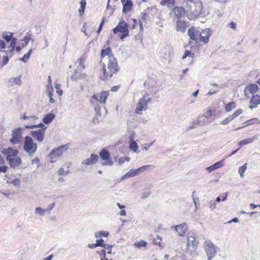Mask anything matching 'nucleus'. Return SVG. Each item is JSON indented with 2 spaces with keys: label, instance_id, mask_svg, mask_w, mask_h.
<instances>
[{
  "label": "nucleus",
  "instance_id": "nucleus-58",
  "mask_svg": "<svg viewBox=\"0 0 260 260\" xmlns=\"http://www.w3.org/2000/svg\"><path fill=\"white\" fill-rule=\"evenodd\" d=\"M207 170L209 171V172H212L214 170H215V168L214 167H213V165H212L209 167L207 168Z\"/></svg>",
  "mask_w": 260,
  "mask_h": 260
},
{
  "label": "nucleus",
  "instance_id": "nucleus-53",
  "mask_svg": "<svg viewBox=\"0 0 260 260\" xmlns=\"http://www.w3.org/2000/svg\"><path fill=\"white\" fill-rule=\"evenodd\" d=\"M229 26H230V27H231V28H233L234 29H235L236 28L237 24L235 22H231L229 24Z\"/></svg>",
  "mask_w": 260,
  "mask_h": 260
},
{
  "label": "nucleus",
  "instance_id": "nucleus-20",
  "mask_svg": "<svg viewBox=\"0 0 260 260\" xmlns=\"http://www.w3.org/2000/svg\"><path fill=\"white\" fill-rule=\"evenodd\" d=\"M198 242L196 238L192 236H189L187 238V248L190 250H194L197 246Z\"/></svg>",
  "mask_w": 260,
  "mask_h": 260
},
{
  "label": "nucleus",
  "instance_id": "nucleus-59",
  "mask_svg": "<svg viewBox=\"0 0 260 260\" xmlns=\"http://www.w3.org/2000/svg\"><path fill=\"white\" fill-rule=\"evenodd\" d=\"M88 247L90 248H94L96 247H97V245H96V243H94V244H89L88 245Z\"/></svg>",
  "mask_w": 260,
  "mask_h": 260
},
{
  "label": "nucleus",
  "instance_id": "nucleus-30",
  "mask_svg": "<svg viewBox=\"0 0 260 260\" xmlns=\"http://www.w3.org/2000/svg\"><path fill=\"white\" fill-rule=\"evenodd\" d=\"M237 105L235 102H231L226 104L224 106L225 111L227 112L231 111L236 108Z\"/></svg>",
  "mask_w": 260,
  "mask_h": 260
},
{
  "label": "nucleus",
  "instance_id": "nucleus-60",
  "mask_svg": "<svg viewBox=\"0 0 260 260\" xmlns=\"http://www.w3.org/2000/svg\"><path fill=\"white\" fill-rule=\"evenodd\" d=\"M71 79L73 80H77L79 78L77 76V74H75L74 75H73L71 76Z\"/></svg>",
  "mask_w": 260,
  "mask_h": 260
},
{
  "label": "nucleus",
  "instance_id": "nucleus-13",
  "mask_svg": "<svg viewBox=\"0 0 260 260\" xmlns=\"http://www.w3.org/2000/svg\"><path fill=\"white\" fill-rule=\"evenodd\" d=\"M258 86L256 84H249L244 88V95L246 97L249 98L250 94H251L252 96L255 95V93L258 91Z\"/></svg>",
  "mask_w": 260,
  "mask_h": 260
},
{
  "label": "nucleus",
  "instance_id": "nucleus-37",
  "mask_svg": "<svg viewBox=\"0 0 260 260\" xmlns=\"http://www.w3.org/2000/svg\"><path fill=\"white\" fill-rule=\"evenodd\" d=\"M147 245L146 242L144 240H141L137 241L134 243V246L137 248H140L141 247H145Z\"/></svg>",
  "mask_w": 260,
  "mask_h": 260
},
{
  "label": "nucleus",
  "instance_id": "nucleus-54",
  "mask_svg": "<svg viewBox=\"0 0 260 260\" xmlns=\"http://www.w3.org/2000/svg\"><path fill=\"white\" fill-rule=\"evenodd\" d=\"M132 20L133 21V24L132 25V28L134 29L137 26L138 22L137 19L135 18L133 19Z\"/></svg>",
  "mask_w": 260,
  "mask_h": 260
},
{
  "label": "nucleus",
  "instance_id": "nucleus-12",
  "mask_svg": "<svg viewBox=\"0 0 260 260\" xmlns=\"http://www.w3.org/2000/svg\"><path fill=\"white\" fill-rule=\"evenodd\" d=\"M150 167H154L152 165H146L140 167L136 170H131L128 173H126L122 176V179L128 178L129 177L135 176L139 174L141 172H144Z\"/></svg>",
  "mask_w": 260,
  "mask_h": 260
},
{
  "label": "nucleus",
  "instance_id": "nucleus-41",
  "mask_svg": "<svg viewBox=\"0 0 260 260\" xmlns=\"http://www.w3.org/2000/svg\"><path fill=\"white\" fill-rule=\"evenodd\" d=\"M161 241H162V239L159 236H157L156 237L154 238L153 239V243H154V244L159 245V246L161 245Z\"/></svg>",
  "mask_w": 260,
  "mask_h": 260
},
{
  "label": "nucleus",
  "instance_id": "nucleus-22",
  "mask_svg": "<svg viewBox=\"0 0 260 260\" xmlns=\"http://www.w3.org/2000/svg\"><path fill=\"white\" fill-rule=\"evenodd\" d=\"M173 12L177 18H180L186 14V9L182 7H174Z\"/></svg>",
  "mask_w": 260,
  "mask_h": 260
},
{
  "label": "nucleus",
  "instance_id": "nucleus-28",
  "mask_svg": "<svg viewBox=\"0 0 260 260\" xmlns=\"http://www.w3.org/2000/svg\"><path fill=\"white\" fill-rule=\"evenodd\" d=\"M260 123V121L258 120L257 118H253L251 119L248 120L246 121L245 122L243 123L244 124L242 127H238L237 129H239L241 128L244 127L246 126L252 125L254 124H258Z\"/></svg>",
  "mask_w": 260,
  "mask_h": 260
},
{
  "label": "nucleus",
  "instance_id": "nucleus-7",
  "mask_svg": "<svg viewBox=\"0 0 260 260\" xmlns=\"http://www.w3.org/2000/svg\"><path fill=\"white\" fill-rule=\"evenodd\" d=\"M16 42L17 39L14 38L10 42V44L6 47L5 42L4 40H0V51L4 52L7 54H10L11 56H12L15 50Z\"/></svg>",
  "mask_w": 260,
  "mask_h": 260
},
{
  "label": "nucleus",
  "instance_id": "nucleus-56",
  "mask_svg": "<svg viewBox=\"0 0 260 260\" xmlns=\"http://www.w3.org/2000/svg\"><path fill=\"white\" fill-rule=\"evenodd\" d=\"M37 125H26L25 126V127L27 129H32L34 128L37 127Z\"/></svg>",
  "mask_w": 260,
  "mask_h": 260
},
{
  "label": "nucleus",
  "instance_id": "nucleus-19",
  "mask_svg": "<svg viewBox=\"0 0 260 260\" xmlns=\"http://www.w3.org/2000/svg\"><path fill=\"white\" fill-rule=\"evenodd\" d=\"M3 153L6 155V159L8 160L17 156L18 154V151L16 149H13L12 148H9L4 149Z\"/></svg>",
  "mask_w": 260,
  "mask_h": 260
},
{
  "label": "nucleus",
  "instance_id": "nucleus-38",
  "mask_svg": "<svg viewBox=\"0 0 260 260\" xmlns=\"http://www.w3.org/2000/svg\"><path fill=\"white\" fill-rule=\"evenodd\" d=\"M254 140V138H249L247 139L242 140L239 142V145L241 146L247 145L249 143H252Z\"/></svg>",
  "mask_w": 260,
  "mask_h": 260
},
{
  "label": "nucleus",
  "instance_id": "nucleus-62",
  "mask_svg": "<svg viewBox=\"0 0 260 260\" xmlns=\"http://www.w3.org/2000/svg\"><path fill=\"white\" fill-rule=\"evenodd\" d=\"M56 92L59 96H61L62 94L63 91L62 90L59 89L56 90Z\"/></svg>",
  "mask_w": 260,
  "mask_h": 260
},
{
  "label": "nucleus",
  "instance_id": "nucleus-25",
  "mask_svg": "<svg viewBox=\"0 0 260 260\" xmlns=\"http://www.w3.org/2000/svg\"><path fill=\"white\" fill-rule=\"evenodd\" d=\"M187 26V22L184 20H179L176 22V30L178 31L185 32Z\"/></svg>",
  "mask_w": 260,
  "mask_h": 260
},
{
  "label": "nucleus",
  "instance_id": "nucleus-43",
  "mask_svg": "<svg viewBox=\"0 0 260 260\" xmlns=\"http://www.w3.org/2000/svg\"><path fill=\"white\" fill-rule=\"evenodd\" d=\"M96 244L97 246H101L103 247H106V244L104 243V240L103 239H99L96 240Z\"/></svg>",
  "mask_w": 260,
  "mask_h": 260
},
{
  "label": "nucleus",
  "instance_id": "nucleus-48",
  "mask_svg": "<svg viewBox=\"0 0 260 260\" xmlns=\"http://www.w3.org/2000/svg\"><path fill=\"white\" fill-rule=\"evenodd\" d=\"M30 40V38L27 37H25L22 41H24V43L22 44V47H24V46H26Z\"/></svg>",
  "mask_w": 260,
  "mask_h": 260
},
{
  "label": "nucleus",
  "instance_id": "nucleus-32",
  "mask_svg": "<svg viewBox=\"0 0 260 260\" xmlns=\"http://www.w3.org/2000/svg\"><path fill=\"white\" fill-rule=\"evenodd\" d=\"M129 149L135 152H136L138 149V145L136 142L134 141L132 138H130V143L129 145Z\"/></svg>",
  "mask_w": 260,
  "mask_h": 260
},
{
  "label": "nucleus",
  "instance_id": "nucleus-18",
  "mask_svg": "<svg viewBox=\"0 0 260 260\" xmlns=\"http://www.w3.org/2000/svg\"><path fill=\"white\" fill-rule=\"evenodd\" d=\"M47 91L48 95L49 98V101L51 103H54L55 102V100L53 99V88L52 86V80L50 76L48 77V84L46 86Z\"/></svg>",
  "mask_w": 260,
  "mask_h": 260
},
{
  "label": "nucleus",
  "instance_id": "nucleus-42",
  "mask_svg": "<svg viewBox=\"0 0 260 260\" xmlns=\"http://www.w3.org/2000/svg\"><path fill=\"white\" fill-rule=\"evenodd\" d=\"M109 235V233L106 231H100L99 233L95 234V236L96 238H99L101 237H107Z\"/></svg>",
  "mask_w": 260,
  "mask_h": 260
},
{
  "label": "nucleus",
  "instance_id": "nucleus-26",
  "mask_svg": "<svg viewBox=\"0 0 260 260\" xmlns=\"http://www.w3.org/2000/svg\"><path fill=\"white\" fill-rule=\"evenodd\" d=\"M21 139V135L19 131H15L12 133V137L10 141L13 144H18L20 142Z\"/></svg>",
  "mask_w": 260,
  "mask_h": 260
},
{
  "label": "nucleus",
  "instance_id": "nucleus-2",
  "mask_svg": "<svg viewBox=\"0 0 260 260\" xmlns=\"http://www.w3.org/2000/svg\"><path fill=\"white\" fill-rule=\"evenodd\" d=\"M188 36L191 43V40L197 45H202L207 44L209 41V38L211 35V32L209 29H203L201 30L196 28L194 26L190 27L188 30Z\"/></svg>",
  "mask_w": 260,
  "mask_h": 260
},
{
  "label": "nucleus",
  "instance_id": "nucleus-63",
  "mask_svg": "<svg viewBox=\"0 0 260 260\" xmlns=\"http://www.w3.org/2000/svg\"><path fill=\"white\" fill-rule=\"evenodd\" d=\"M250 206L251 208L254 209L257 207H258V205H255L253 203H251L250 204Z\"/></svg>",
  "mask_w": 260,
  "mask_h": 260
},
{
  "label": "nucleus",
  "instance_id": "nucleus-39",
  "mask_svg": "<svg viewBox=\"0 0 260 260\" xmlns=\"http://www.w3.org/2000/svg\"><path fill=\"white\" fill-rule=\"evenodd\" d=\"M32 50L30 49L27 53H25L22 58L20 59V60L24 62H26L27 61L28 59H29L30 54H31Z\"/></svg>",
  "mask_w": 260,
  "mask_h": 260
},
{
  "label": "nucleus",
  "instance_id": "nucleus-45",
  "mask_svg": "<svg viewBox=\"0 0 260 260\" xmlns=\"http://www.w3.org/2000/svg\"><path fill=\"white\" fill-rule=\"evenodd\" d=\"M206 117H211L212 115V110L211 108H208L205 113Z\"/></svg>",
  "mask_w": 260,
  "mask_h": 260
},
{
  "label": "nucleus",
  "instance_id": "nucleus-8",
  "mask_svg": "<svg viewBox=\"0 0 260 260\" xmlns=\"http://www.w3.org/2000/svg\"><path fill=\"white\" fill-rule=\"evenodd\" d=\"M99 156L103 166H112L113 164L110 154L106 149H102L99 153Z\"/></svg>",
  "mask_w": 260,
  "mask_h": 260
},
{
  "label": "nucleus",
  "instance_id": "nucleus-36",
  "mask_svg": "<svg viewBox=\"0 0 260 260\" xmlns=\"http://www.w3.org/2000/svg\"><path fill=\"white\" fill-rule=\"evenodd\" d=\"M194 56V53L191 52V50H185L184 54L182 57V59H184L187 57H190L193 58Z\"/></svg>",
  "mask_w": 260,
  "mask_h": 260
},
{
  "label": "nucleus",
  "instance_id": "nucleus-17",
  "mask_svg": "<svg viewBox=\"0 0 260 260\" xmlns=\"http://www.w3.org/2000/svg\"><path fill=\"white\" fill-rule=\"evenodd\" d=\"M99 157L97 154H91L89 158L82 161V164L86 166L93 165L99 160Z\"/></svg>",
  "mask_w": 260,
  "mask_h": 260
},
{
  "label": "nucleus",
  "instance_id": "nucleus-14",
  "mask_svg": "<svg viewBox=\"0 0 260 260\" xmlns=\"http://www.w3.org/2000/svg\"><path fill=\"white\" fill-rule=\"evenodd\" d=\"M46 127L44 126L40 129L37 131H33L30 132L31 136L38 142H41L43 141L45 136Z\"/></svg>",
  "mask_w": 260,
  "mask_h": 260
},
{
  "label": "nucleus",
  "instance_id": "nucleus-23",
  "mask_svg": "<svg viewBox=\"0 0 260 260\" xmlns=\"http://www.w3.org/2000/svg\"><path fill=\"white\" fill-rule=\"evenodd\" d=\"M123 5V13H126L131 11L133 4L131 0H121Z\"/></svg>",
  "mask_w": 260,
  "mask_h": 260
},
{
  "label": "nucleus",
  "instance_id": "nucleus-9",
  "mask_svg": "<svg viewBox=\"0 0 260 260\" xmlns=\"http://www.w3.org/2000/svg\"><path fill=\"white\" fill-rule=\"evenodd\" d=\"M69 148L68 144L61 145L56 149H54L50 153L49 156L51 158L52 162H55V160H53L57 157H60L64 152H65Z\"/></svg>",
  "mask_w": 260,
  "mask_h": 260
},
{
  "label": "nucleus",
  "instance_id": "nucleus-29",
  "mask_svg": "<svg viewBox=\"0 0 260 260\" xmlns=\"http://www.w3.org/2000/svg\"><path fill=\"white\" fill-rule=\"evenodd\" d=\"M147 17L148 15L147 13H144L142 14L141 18L139 19V25L141 31H143V24L146 23Z\"/></svg>",
  "mask_w": 260,
  "mask_h": 260
},
{
  "label": "nucleus",
  "instance_id": "nucleus-6",
  "mask_svg": "<svg viewBox=\"0 0 260 260\" xmlns=\"http://www.w3.org/2000/svg\"><path fill=\"white\" fill-rule=\"evenodd\" d=\"M23 149L29 155L33 154L37 150V144L34 142L30 137L26 136L24 138Z\"/></svg>",
  "mask_w": 260,
  "mask_h": 260
},
{
  "label": "nucleus",
  "instance_id": "nucleus-10",
  "mask_svg": "<svg viewBox=\"0 0 260 260\" xmlns=\"http://www.w3.org/2000/svg\"><path fill=\"white\" fill-rule=\"evenodd\" d=\"M208 260H212L216 254V248L211 242H205L204 245Z\"/></svg>",
  "mask_w": 260,
  "mask_h": 260
},
{
  "label": "nucleus",
  "instance_id": "nucleus-35",
  "mask_svg": "<svg viewBox=\"0 0 260 260\" xmlns=\"http://www.w3.org/2000/svg\"><path fill=\"white\" fill-rule=\"evenodd\" d=\"M80 7L78 10L79 13L81 15H82L84 12L85 9L86 5V0H81L80 1Z\"/></svg>",
  "mask_w": 260,
  "mask_h": 260
},
{
  "label": "nucleus",
  "instance_id": "nucleus-4",
  "mask_svg": "<svg viewBox=\"0 0 260 260\" xmlns=\"http://www.w3.org/2000/svg\"><path fill=\"white\" fill-rule=\"evenodd\" d=\"M113 32L121 40L123 41L124 38L129 36L127 24L123 20L119 21L117 26L113 28Z\"/></svg>",
  "mask_w": 260,
  "mask_h": 260
},
{
  "label": "nucleus",
  "instance_id": "nucleus-61",
  "mask_svg": "<svg viewBox=\"0 0 260 260\" xmlns=\"http://www.w3.org/2000/svg\"><path fill=\"white\" fill-rule=\"evenodd\" d=\"M216 2L219 3H225L228 0H214Z\"/></svg>",
  "mask_w": 260,
  "mask_h": 260
},
{
  "label": "nucleus",
  "instance_id": "nucleus-11",
  "mask_svg": "<svg viewBox=\"0 0 260 260\" xmlns=\"http://www.w3.org/2000/svg\"><path fill=\"white\" fill-rule=\"evenodd\" d=\"M109 95V91H103L93 94L91 99L100 104H105Z\"/></svg>",
  "mask_w": 260,
  "mask_h": 260
},
{
  "label": "nucleus",
  "instance_id": "nucleus-55",
  "mask_svg": "<svg viewBox=\"0 0 260 260\" xmlns=\"http://www.w3.org/2000/svg\"><path fill=\"white\" fill-rule=\"evenodd\" d=\"M120 86L117 85L112 87L111 90L113 92L117 91L119 89Z\"/></svg>",
  "mask_w": 260,
  "mask_h": 260
},
{
  "label": "nucleus",
  "instance_id": "nucleus-1",
  "mask_svg": "<svg viewBox=\"0 0 260 260\" xmlns=\"http://www.w3.org/2000/svg\"><path fill=\"white\" fill-rule=\"evenodd\" d=\"M107 56L108 60L107 62V69L105 64H103V75L100 76V79L103 80H106L108 77H112L113 75L116 74L120 70L118 61L116 57L112 53L111 48L107 47L106 49H102L101 53V59Z\"/></svg>",
  "mask_w": 260,
  "mask_h": 260
},
{
  "label": "nucleus",
  "instance_id": "nucleus-34",
  "mask_svg": "<svg viewBox=\"0 0 260 260\" xmlns=\"http://www.w3.org/2000/svg\"><path fill=\"white\" fill-rule=\"evenodd\" d=\"M86 61V58L84 56H82L80 57L78 59L79 63V70H83L85 68V63Z\"/></svg>",
  "mask_w": 260,
  "mask_h": 260
},
{
  "label": "nucleus",
  "instance_id": "nucleus-27",
  "mask_svg": "<svg viewBox=\"0 0 260 260\" xmlns=\"http://www.w3.org/2000/svg\"><path fill=\"white\" fill-rule=\"evenodd\" d=\"M161 6H167L168 8H173L176 4L175 0H161L160 2Z\"/></svg>",
  "mask_w": 260,
  "mask_h": 260
},
{
  "label": "nucleus",
  "instance_id": "nucleus-3",
  "mask_svg": "<svg viewBox=\"0 0 260 260\" xmlns=\"http://www.w3.org/2000/svg\"><path fill=\"white\" fill-rule=\"evenodd\" d=\"M186 3V14L188 18L190 20L197 18L202 13V3L200 2H194L192 0H187Z\"/></svg>",
  "mask_w": 260,
  "mask_h": 260
},
{
  "label": "nucleus",
  "instance_id": "nucleus-49",
  "mask_svg": "<svg viewBox=\"0 0 260 260\" xmlns=\"http://www.w3.org/2000/svg\"><path fill=\"white\" fill-rule=\"evenodd\" d=\"M9 61V57L8 56H4L3 57V61H2V65H5Z\"/></svg>",
  "mask_w": 260,
  "mask_h": 260
},
{
  "label": "nucleus",
  "instance_id": "nucleus-31",
  "mask_svg": "<svg viewBox=\"0 0 260 260\" xmlns=\"http://www.w3.org/2000/svg\"><path fill=\"white\" fill-rule=\"evenodd\" d=\"M3 38L6 41L7 43L11 42L14 38L13 37V33L12 32H5L3 34Z\"/></svg>",
  "mask_w": 260,
  "mask_h": 260
},
{
  "label": "nucleus",
  "instance_id": "nucleus-16",
  "mask_svg": "<svg viewBox=\"0 0 260 260\" xmlns=\"http://www.w3.org/2000/svg\"><path fill=\"white\" fill-rule=\"evenodd\" d=\"M260 105V94H256L251 96L249 108L251 109L256 108Z\"/></svg>",
  "mask_w": 260,
  "mask_h": 260
},
{
  "label": "nucleus",
  "instance_id": "nucleus-33",
  "mask_svg": "<svg viewBox=\"0 0 260 260\" xmlns=\"http://www.w3.org/2000/svg\"><path fill=\"white\" fill-rule=\"evenodd\" d=\"M55 115L53 113H49L44 117L43 122L46 124H48L52 121Z\"/></svg>",
  "mask_w": 260,
  "mask_h": 260
},
{
  "label": "nucleus",
  "instance_id": "nucleus-51",
  "mask_svg": "<svg viewBox=\"0 0 260 260\" xmlns=\"http://www.w3.org/2000/svg\"><path fill=\"white\" fill-rule=\"evenodd\" d=\"M8 167L6 166H0V173H6L7 171Z\"/></svg>",
  "mask_w": 260,
  "mask_h": 260
},
{
  "label": "nucleus",
  "instance_id": "nucleus-24",
  "mask_svg": "<svg viewBox=\"0 0 260 260\" xmlns=\"http://www.w3.org/2000/svg\"><path fill=\"white\" fill-rule=\"evenodd\" d=\"M7 161L9 162L11 167L13 168L18 167L21 163V159L18 155L15 157L7 160Z\"/></svg>",
  "mask_w": 260,
  "mask_h": 260
},
{
  "label": "nucleus",
  "instance_id": "nucleus-5",
  "mask_svg": "<svg viewBox=\"0 0 260 260\" xmlns=\"http://www.w3.org/2000/svg\"><path fill=\"white\" fill-rule=\"evenodd\" d=\"M151 101V98L149 94H145L140 98L137 104L135 109V113L138 114H141L143 111H145L147 109V106L149 103Z\"/></svg>",
  "mask_w": 260,
  "mask_h": 260
},
{
  "label": "nucleus",
  "instance_id": "nucleus-40",
  "mask_svg": "<svg viewBox=\"0 0 260 260\" xmlns=\"http://www.w3.org/2000/svg\"><path fill=\"white\" fill-rule=\"evenodd\" d=\"M246 169H247V164H244L243 166H242L241 167H240L239 168L238 172H239V173L240 174V175L241 176V177H243L244 176V174Z\"/></svg>",
  "mask_w": 260,
  "mask_h": 260
},
{
  "label": "nucleus",
  "instance_id": "nucleus-64",
  "mask_svg": "<svg viewBox=\"0 0 260 260\" xmlns=\"http://www.w3.org/2000/svg\"><path fill=\"white\" fill-rule=\"evenodd\" d=\"M52 257H53V255L51 254L49 256H48L47 257H46L45 260H51Z\"/></svg>",
  "mask_w": 260,
  "mask_h": 260
},
{
  "label": "nucleus",
  "instance_id": "nucleus-21",
  "mask_svg": "<svg viewBox=\"0 0 260 260\" xmlns=\"http://www.w3.org/2000/svg\"><path fill=\"white\" fill-rule=\"evenodd\" d=\"M174 228L178 233L179 236H184L187 230V225L185 223H183L175 226Z\"/></svg>",
  "mask_w": 260,
  "mask_h": 260
},
{
  "label": "nucleus",
  "instance_id": "nucleus-44",
  "mask_svg": "<svg viewBox=\"0 0 260 260\" xmlns=\"http://www.w3.org/2000/svg\"><path fill=\"white\" fill-rule=\"evenodd\" d=\"M223 165H224V164H223V160H221V161H220L215 163L213 165L215 168V170H216V169H217L220 168L221 167L223 166Z\"/></svg>",
  "mask_w": 260,
  "mask_h": 260
},
{
  "label": "nucleus",
  "instance_id": "nucleus-57",
  "mask_svg": "<svg viewBox=\"0 0 260 260\" xmlns=\"http://www.w3.org/2000/svg\"><path fill=\"white\" fill-rule=\"evenodd\" d=\"M54 205H55V204L54 203H52L51 204H50V205H49V206L47 207V211H51L54 207Z\"/></svg>",
  "mask_w": 260,
  "mask_h": 260
},
{
  "label": "nucleus",
  "instance_id": "nucleus-52",
  "mask_svg": "<svg viewBox=\"0 0 260 260\" xmlns=\"http://www.w3.org/2000/svg\"><path fill=\"white\" fill-rule=\"evenodd\" d=\"M58 174L59 175H63L66 174V173L64 170V169L62 168H61L58 170Z\"/></svg>",
  "mask_w": 260,
  "mask_h": 260
},
{
  "label": "nucleus",
  "instance_id": "nucleus-47",
  "mask_svg": "<svg viewBox=\"0 0 260 260\" xmlns=\"http://www.w3.org/2000/svg\"><path fill=\"white\" fill-rule=\"evenodd\" d=\"M105 18H103L102 19V22H101L99 27V28H98V29L97 30V33L98 34H99L101 31V30L102 29V28H103V25H104V24L105 23Z\"/></svg>",
  "mask_w": 260,
  "mask_h": 260
},
{
  "label": "nucleus",
  "instance_id": "nucleus-15",
  "mask_svg": "<svg viewBox=\"0 0 260 260\" xmlns=\"http://www.w3.org/2000/svg\"><path fill=\"white\" fill-rule=\"evenodd\" d=\"M243 113V110L241 109H239L236 110L234 113L232 115H229L228 117H226L223 120L220 122V124L222 125H226L241 115Z\"/></svg>",
  "mask_w": 260,
  "mask_h": 260
},
{
  "label": "nucleus",
  "instance_id": "nucleus-50",
  "mask_svg": "<svg viewBox=\"0 0 260 260\" xmlns=\"http://www.w3.org/2000/svg\"><path fill=\"white\" fill-rule=\"evenodd\" d=\"M36 212L40 213L41 215H43L45 212V210L40 207L37 208L36 209Z\"/></svg>",
  "mask_w": 260,
  "mask_h": 260
},
{
  "label": "nucleus",
  "instance_id": "nucleus-46",
  "mask_svg": "<svg viewBox=\"0 0 260 260\" xmlns=\"http://www.w3.org/2000/svg\"><path fill=\"white\" fill-rule=\"evenodd\" d=\"M98 253L101 256V259H104L107 258L106 256V250L102 249V250L98 251Z\"/></svg>",
  "mask_w": 260,
  "mask_h": 260
}]
</instances>
